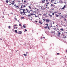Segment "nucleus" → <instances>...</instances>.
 Listing matches in <instances>:
<instances>
[{
  "label": "nucleus",
  "mask_w": 67,
  "mask_h": 67,
  "mask_svg": "<svg viewBox=\"0 0 67 67\" xmlns=\"http://www.w3.org/2000/svg\"><path fill=\"white\" fill-rule=\"evenodd\" d=\"M19 34H22V31H20L18 32Z\"/></svg>",
  "instance_id": "0eeeda50"
},
{
  "label": "nucleus",
  "mask_w": 67,
  "mask_h": 67,
  "mask_svg": "<svg viewBox=\"0 0 67 67\" xmlns=\"http://www.w3.org/2000/svg\"><path fill=\"white\" fill-rule=\"evenodd\" d=\"M56 28H54V30H56Z\"/></svg>",
  "instance_id": "e433bc0d"
},
{
  "label": "nucleus",
  "mask_w": 67,
  "mask_h": 67,
  "mask_svg": "<svg viewBox=\"0 0 67 67\" xmlns=\"http://www.w3.org/2000/svg\"><path fill=\"white\" fill-rule=\"evenodd\" d=\"M45 0L42 1L41 3H45Z\"/></svg>",
  "instance_id": "7ed1b4c3"
},
{
  "label": "nucleus",
  "mask_w": 67,
  "mask_h": 67,
  "mask_svg": "<svg viewBox=\"0 0 67 67\" xmlns=\"http://www.w3.org/2000/svg\"><path fill=\"white\" fill-rule=\"evenodd\" d=\"M65 34L66 35L65 36H66V37H67V32H65Z\"/></svg>",
  "instance_id": "4be33fe9"
},
{
  "label": "nucleus",
  "mask_w": 67,
  "mask_h": 67,
  "mask_svg": "<svg viewBox=\"0 0 67 67\" xmlns=\"http://www.w3.org/2000/svg\"><path fill=\"white\" fill-rule=\"evenodd\" d=\"M15 32H16V33H18V32H17V30H15Z\"/></svg>",
  "instance_id": "5701e85b"
},
{
  "label": "nucleus",
  "mask_w": 67,
  "mask_h": 67,
  "mask_svg": "<svg viewBox=\"0 0 67 67\" xmlns=\"http://www.w3.org/2000/svg\"><path fill=\"white\" fill-rule=\"evenodd\" d=\"M8 27L9 29H10V27H11V26H8Z\"/></svg>",
  "instance_id": "4c0bfd02"
},
{
  "label": "nucleus",
  "mask_w": 67,
  "mask_h": 67,
  "mask_svg": "<svg viewBox=\"0 0 67 67\" xmlns=\"http://www.w3.org/2000/svg\"><path fill=\"white\" fill-rule=\"evenodd\" d=\"M28 10V9H26V11H27Z\"/></svg>",
  "instance_id": "5fc2aeb1"
},
{
  "label": "nucleus",
  "mask_w": 67,
  "mask_h": 67,
  "mask_svg": "<svg viewBox=\"0 0 67 67\" xmlns=\"http://www.w3.org/2000/svg\"><path fill=\"white\" fill-rule=\"evenodd\" d=\"M52 14L53 15H55L54 14V13H53Z\"/></svg>",
  "instance_id": "72a5a7b5"
},
{
  "label": "nucleus",
  "mask_w": 67,
  "mask_h": 67,
  "mask_svg": "<svg viewBox=\"0 0 67 67\" xmlns=\"http://www.w3.org/2000/svg\"><path fill=\"white\" fill-rule=\"evenodd\" d=\"M65 7H66V5H64V7H63V8H62V10H64L65 8Z\"/></svg>",
  "instance_id": "20e7f679"
},
{
  "label": "nucleus",
  "mask_w": 67,
  "mask_h": 67,
  "mask_svg": "<svg viewBox=\"0 0 67 67\" xmlns=\"http://www.w3.org/2000/svg\"><path fill=\"white\" fill-rule=\"evenodd\" d=\"M54 3V4H56L57 3Z\"/></svg>",
  "instance_id": "603ef678"
},
{
  "label": "nucleus",
  "mask_w": 67,
  "mask_h": 67,
  "mask_svg": "<svg viewBox=\"0 0 67 67\" xmlns=\"http://www.w3.org/2000/svg\"><path fill=\"white\" fill-rule=\"evenodd\" d=\"M6 3H8L9 2V0H7L6 1Z\"/></svg>",
  "instance_id": "f3484780"
},
{
  "label": "nucleus",
  "mask_w": 67,
  "mask_h": 67,
  "mask_svg": "<svg viewBox=\"0 0 67 67\" xmlns=\"http://www.w3.org/2000/svg\"><path fill=\"white\" fill-rule=\"evenodd\" d=\"M47 27H48V29H49V26H47Z\"/></svg>",
  "instance_id": "a18cd8bd"
},
{
  "label": "nucleus",
  "mask_w": 67,
  "mask_h": 67,
  "mask_svg": "<svg viewBox=\"0 0 67 67\" xmlns=\"http://www.w3.org/2000/svg\"><path fill=\"white\" fill-rule=\"evenodd\" d=\"M66 52H67V49L66 50Z\"/></svg>",
  "instance_id": "e2e57ef3"
},
{
  "label": "nucleus",
  "mask_w": 67,
  "mask_h": 67,
  "mask_svg": "<svg viewBox=\"0 0 67 67\" xmlns=\"http://www.w3.org/2000/svg\"><path fill=\"white\" fill-rule=\"evenodd\" d=\"M63 35L64 38H66L67 37L66 35L65 36V35Z\"/></svg>",
  "instance_id": "ddd939ff"
},
{
  "label": "nucleus",
  "mask_w": 67,
  "mask_h": 67,
  "mask_svg": "<svg viewBox=\"0 0 67 67\" xmlns=\"http://www.w3.org/2000/svg\"><path fill=\"white\" fill-rule=\"evenodd\" d=\"M14 7H16V4H15V5H14Z\"/></svg>",
  "instance_id": "864d4df0"
},
{
  "label": "nucleus",
  "mask_w": 67,
  "mask_h": 67,
  "mask_svg": "<svg viewBox=\"0 0 67 67\" xmlns=\"http://www.w3.org/2000/svg\"><path fill=\"white\" fill-rule=\"evenodd\" d=\"M58 35H60V32H58Z\"/></svg>",
  "instance_id": "aec40b11"
},
{
  "label": "nucleus",
  "mask_w": 67,
  "mask_h": 67,
  "mask_svg": "<svg viewBox=\"0 0 67 67\" xmlns=\"http://www.w3.org/2000/svg\"><path fill=\"white\" fill-rule=\"evenodd\" d=\"M54 13H57V12H54Z\"/></svg>",
  "instance_id": "c9c22d12"
},
{
  "label": "nucleus",
  "mask_w": 67,
  "mask_h": 67,
  "mask_svg": "<svg viewBox=\"0 0 67 67\" xmlns=\"http://www.w3.org/2000/svg\"><path fill=\"white\" fill-rule=\"evenodd\" d=\"M23 13H24L25 14V12H24V11H23V12H22Z\"/></svg>",
  "instance_id": "cd10ccee"
},
{
  "label": "nucleus",
  "mask_w": 67,
  "mask_h": 67,
  "mask_svg": "<svg viewBox=\"0 0 67 67\" xmlns=\"http://www.w3.org/2000/svg\"><path fill=\"white\" fill-rule=\"evenodd\" d=\"M34 15H35V17L36 18H37V16H36V14H34Z\"/></svg>",
  "instance_id": "bb28decb"
},
{
  "label": "nucleus",
  "mask_w": 67,
  "mask_h": 67,
  "mask_svg": "<svg viewBox=\"0 0 67 67\" xmlns=\"http://www.w3.org/2000/svg\"><path fill=\"white\" fill-rule=\"evenodd\" d=\"M44 29H46L47 28V26H46V27H44Z\"/></svg>",
  "instance_id": "58836bf2"
},
{
  "label": "nucleus",
  "mask_w": 67,
  "mask_h": 67,
  "mask_svg": "<svg viewBox=\"0 0 67 67\" xmlns=\"http://www.w3.org/2000/svg\"><path fill=\"white\" fill-rule=\"evenodd\" d=\"M14 26H16V25H14Z\"/></svg>",
  "instance_id": "052dcab7"
},
{
  "label": "nucleus",
  "mask_w": 67,
  "mask_h": 67,
  "mask_svg": "<svg viewBox=\"0 0 67 67\" xmlns=\"http://www.w3.org/2000/svg\"><path fill=\"white\" fill-rule=\"evenodd\" d=\"M48 15L50 17V18H52V15L49 14H48Z\"/></svg>",
  "instance_id": "423d86ee"
},
{
  "label": "nucleus",
  "mask_w": 67,
  "mask_h": 67,
  "mask_svg": "<svg viewBox=\"0 0 67 67\" xmlns=\"http://www.w3.org/2000/svg\"><path fill=\"white\" fill-rule=\"evenodd\" d=\"M14 1H13V3L14 2V3H15V2H14Z\"/></svg>",
  "instance_id": "8fccbe9b"
},
{
  "label": "nucleus",
  "mask_w": 67,
  "mask_h": 67,
  "mask_svg": "<svg viewBox=\"0 0 67 67\" xmlns=\"http://www.w3.org/2000/svg\"><path fill=\"white\" fill-rule=\"evenodd\" d=\"M27 15L28 16H31V15Z\"/></svg>",
  "instance_id": "c85d7f7f"
},
{
  "label": "nucleus",
  "mask_w": 67,
  "mask_h": 67,
  "mask_svg": "<svg viewBox=\"0 0 67 67\" xmlns=\"http://www.w3.org/2000/svg\"><path fill=\"white\" fill-rule=\"evenodd\" d=\"M46 25H47V26H48L49 25L48 24H45Z\"/></svg>",
  "instance_id": "2f4dec72"
},
{
  "label": "nucleus",
  "mask_w": 67,
  "mask_h": 67,
  "mask_svg": "<svg viewBox=\"0 0 67 67\" xmlns=\"http://www.w3.org/2000/svg\"><path fill=\"white\" fill-rule=\"evenodd\" d=\"M39 23H41V24H43V23H41V21H39Z\"/></svg>",
  "instance_id": "2eb2a0df"
},
{
  "label": "nucleus",
  "mask_w": 67,
  "mask_h": 67,
  "mask_svg": "<svg viewBox=\"0 0 67 67\" xmlns=\"http://www.w3.org/2000/svg\"><path fill=\"white\" fill-rule=\"evenodd\" d=\"M60 30L62 31H64V29L63 28H61V29H60Z\"/></svg>",
  "instance_id": "4468645a"
},
{
  "label": "nucleus",
  "mask_w": 67,
  "mask_h": 67,
  "mask_svg": "<svg viewBox=\"0 0 67 67\" xmlns=\"http://www.w3.org/2000/svg\"><path fill=\"white\" fill-rule=\"evenodd\" d=\"M29 9H30V10H31V9H32V8H31V7H30V6H28Z\"/></svg>",
  "instance_id": "a211bd4d"
},
{
  "label": "nucleus",
  "mask_w": 67,
  "mask_h": 67,
  "mask_svg": "<svg viewBox=\"0 0 67 67\" xmlns=\"http://www.w3.org/2000/svg\"><path fill=\"white\" fill-rule=\"evenodd\" d=\"M50 27H53V26L52 25H51L50 26Z\"/></svg>",
  "instance_id": "de8ad7c7"
},
{
  "label": "nucleus",
  "mask_w": 67,
  "mask_h": 67,
  "mask_svg": "<svg viewBox=\"0 0 67 67\" xmlns=\"http://www.w3.org/2000/svg\"><path fill=\"white\" fill-rule=\"evenodd\" d=\"M43 38H45V37H43Z\"/></svg>",
  "instance_id": "0e129e2a"
},
{
  "label": "nucleus",
  "mask_w": 67,
  "mask_h": 67,
  "mask_svg": "<svg viewBox=\"0 0 67 67\" xmlns=\"http://www.w3.org/2000/svg\"><path fill=\"white\" fill-rule=\"evenodd\" d=\"M51 7H53V8L54 7H55V5L53 4H51Z\"/></svg>",
  "instance_id": "f03ea898"
},
{
  "label": "nucleus",
  "mask_w": 67,
  "mask_h": 67,
  "mask_svg": "<svg viewBox=\"0 0 67 67\" xmlns=\"http://www.w3.org/2000/svg\"><path fill=\"white\" fill-rule=\"evenodd\" d=\"M35 10L36 11H37L38 10V9L36 8H35Z\"/></svg>",
  "instance_id": "9d476101"
},
{
  "label": "nucleus",
  "mask_w": 67,
  "mask_h": 67,
  "mask_svg": "<svg viewBox=\"0 0 67 67\" xmlns=\"http://www.w3.org/2000/svg\"><path fill=\"white\" fill-rule=\"evenodd\" d=\"M16 8H19V6L18 5H16V6L15 7Z\"/></svg>",
  "instance_id": "6ab92c4d"
},
{
  "label": "nucleus",
  "mask_w": 67,
  "mask_h": 67,
  "mask_svg": "<svg viewBox=\"0 0 67 67\" xmlns=\"http://www.w3.org/2000/svg\"><path fill=\"white\" fill-rule=\"evenodd\" d=\"M24 2H25V3H26V1H25V0L24 1Z\"/></svg>",
  "instance_id": "ea45409f"
},
{
  "label": "nucleus",
  "mask_w": 67,
  "mask_h": 67,
  "mask_svg": "<svg viewBox=\"0 0 67 67\" xmlns=\"http://www.w3.org/2000/svg\"><path fill=\"white\" fill-rule=\"evenodd\" d=\"M35 22H36V23H37V21H35Z\"/></svg>",
  "instance_id": "13d9d810"
},
{
  "label": "nucleus",
  "mask_w": 67,
  "mask_h": 67,
  "mask_svg": "<svg viewBox=\"0 0 67 67\" xmlns=\"http://www.w3.org/2000/svg\"><path fill=\"white\" fill-rule=\"evenodd\" d=\"M54 1H55V0H51V2H53Z\"/></svg>",
  "instance_id": "a878e982"
},
{
  "label": "nucleus",
  "mask_w": 67,
  "mask_h": 67,
  "mask_svg": "<svg viewBox=\"0 0 67 67\" xmlns=\"http://www.w3.org/2000/svg\"><path fill=\"white\" fill-rule=\"evenodd\" d=\"M55 15H56V17H58V16H59V15H57V14H55Z\"/></svg>",
  "instance_id": "dca6fc26"
},
{
  "label": "nucleus",
  "mask_w": 67,
  "mask_h": 67,
  "mask_svg": "<svg viewBox=\"0 0 67 67\" xmlns=\"http://www.w3.org/2000/svg\"><path fill=\"white\" fill-rule=\"evenodd\" d=\"M57 55H59V53H57Z\"/></svg>",
  "instance_id": "f704fd0d"
},
{
  "label": "nucleus",
  "mask_w": 67,
  "mask_h": 67,
  "mask_svg": "<svg viewBox=\"0 0 67 67\" xmlns=\"http://www.w3.org/2000/svg\"><path fill=\"white\" fill-rule=\"evenodd\" d=\"M19 26H21V25L20 24H19Z\"/></svg>",
  "instance_id": "49530a36"
},
{
  "label": "nucleus",
  "mask_w": 67,
  "mask_h": 67,
  "mask_svg": "<svg viewBox=\"0 0 67 67\" xmlns=\"http://www.w3.org/2000/svg\"><path fill=\"white\" fill-rule=\"evenodd\" d=\"M26 7V5H21V6L20 7V8H21L22 9V8H25Z\"/></svg>",
  "instance_id": "f257e3e1"
},
{
  "label": "nucleus",
  "mask_w": 67,
  "mask_h": 67,
  "mask_svg": "<svg viewBox=\"0 0 67 67\" xmlns=\"http://www.w3.org/2000/svg\"><path fill=\"white\" fill-rule=\"evenodd\" d=\"M49 2H48V3H47V4H45V5H46L47 6L46 8H47V6H48V5L47 4H49Z\"/></svg>",
  "instance_id": "39448f33"
},
{
  "label": "nucleus",
  "mask_w": 67,
  "mask_h": 67,
  "mask_svg": "<svg viewBox=\"0 0 67 67\" xmlns=\"http://www.w3.org/2000/svg\"><path fill=\"white\" fill-rule=\"evenodd\" d=\"M25 31H27V30H26V29H25Z\"/></svg>",
  "instance_id": "6e6d98bb"
},
{
  "label": "nucleus",
  "mask_w": 67,
  "mask_h": 67,
  "mask_svg": "<svg viewBox=\"0 0 67 67\" xmlns=\"http://www.w3.org/2000/svg\"><path fill=\"white\" fill-rule=\"evenodd\" d=\"M27 12H25V13H27Z\"/></svg>",
  "instance_id": "69168bd1"
},
{
  "label": "nucleus",
  "mask_w": 67,
  "mask_h": 67,
  "mask_svg": "<svg viewBox=\"0 0 67 67\" xmlns=\"http://www.w3.org/2000/svg\"><path fill=\"white\" fill-rule=\"evenodd\" d=\"M13 27H14V29H18V27H15V26H13Z\"/></svg>",
  "instance_id": "f8f14e48"
},
{
  "label": "nucleus",
  "mask_w": 67,
  "mask_h": 67,
  "mask_svg": "<svg viewBox=\"0 0 67 67\" xmlns=\"http://www.w3.org/2000/svg\"><path fill=\"white\" fill-rule=\"evenodd\" d=\"M46 21L47 22H49V19H46Z\"/></svg>",
  "instance_id": "9b49d317"
},
{
  "label": "nucleus",
  "mask_w": 67,
  "mask_h": 67,
  "mask_svg": "<svg viewBox=\"0 0 67 67\" xmlns=\"http://www.w3.org/2000/svg\"><path fill=\"white\" fill-rule=\"evenodd\" d=\"M15 20H17V19H16V18L15 19Z\"/></svg>",
  "instance_id": "bf43d9fd"
},
{
  "label": "nucleus",
  "mask_w": 67,
  "mask_h": 67,
  "mask_svg": "<svg viewBox=\"0 0 67 67\" xmlns=\"http://www.w3.org/2000/svg\"><path fill=\"white\" fill-rule=\"evenodd\" d=\"M61 16V18H63V15Z\"/></svg>",
  "instance_id": "79ce46f5"
},
{
  "label": "nucleus",
  "mask_w": 67,
  "mask_h": 67,
  "mask_svg": "<svg viewBox=\"0 0 67 67\" xmlns=\"http://www.w3.org/2000/svg\"><path fill=\"white\" fill-rule=\"evenodd\" d=\"M55 24V23H53V24Z\"/></svg>",
  "instance_id": "774afa93"
},
{
  "label": "nucleus",
  "mask_w": 67,
  "mask_h": 67,
  "mask_svg": "<svg viewBox=\"0 0 67 67\" xmlns=\"http://www.w3.org/2000/svg\"><path fill=\"white\" fill-rule=\"evenodd\" d=\"M24 56H27V55H26L25 54H24Z\"/></svg>",
  "instance_id": "393cba45"
},
{
  "label": "nucleus",
  "mask_w": 67,
  "mask_h": 67,
  "mask_svg": "<svg viewBox=\"0 0 67 67\" xmlns=\"http://www.w3.org/2000/svg\"><path fill=\"white\" fill-rule=\"evenodd\" d=\"M27 12H28V13H29V14L30 13V10H29L28 9V10H27Z\"/></svg>",
  "instance_id": "6e6552de"
},
{
  "label": "nucleus",
  "mask_w": 67,
  "mask_h": 67,
  "mask_svg": "<svg viewBox=\"0 0 67 67\" xmlns=\"http://www.w3.org/2000/svg\"><path fill=\"white\" fill-rule=\"evenodd\" d=\"M22 10H23V11H25V9H23Z\"/></svg>",
  "instance_id": "37998d69"
},
{
  "label": "nucleus",
  "mask_w": 67,
  "mask_h": 67,
  "mask_svg": "<svg viewBox=\"0 0 67 67\" xmlns=\"http://www.w3.org/2000/svg\"><path fill=\"white\" fill-rule=\"evenodd\" d=\"M31 15H34V14H30Z\"/></svg>",
  "instance_id": "a19ab883"
},
{
  "label": "nucleus",
  "mask_w": 67,
  "mask_h": 67,
  "mask_svg": "<svg viewBox=\"0 0 67 67\" xmlns=\"http://www.w3.org/2000/svg\"><path fill=\"white\" fill-rule=\"evenodd\" d=\"M26 25H24L23 26V27L24 28H25V27H26Z\"/></svg>",
  "instance_id": "1a4fd4ad"
},
{
  "label": "nucleus",
  "mask_w": 67,
  "mask_h": 67,
  "mask_svg": "<svg viewBox=\"0 0 67 67\" xmlns=\"http://www.w3.org/2000/svg\"><path fill=\"white\" fill-rule=\"evenodd\" d=\"M66 15H65V18H66Z\"/></svg>",
  "instance_id": "680f3d73"
},
{
  "label": "nucleus",
  "mask_w": 67,
  "mask_h": 67,
  "mask_svg": "<svg viewBox=\"0 0 67 67\" xmlns=\"http://www.w3.org/2000/svg\"><path fill=\"white\" fill-rule=\"evenodd\" d=\"M46 3H48V0H46Z\"/></svg>",
  "instance_id": "c756f323"
},
{
  "label": "nucleus",
  "mask_w": 67,
  "mask_h": 67,
  "mask_svg": "<svg viewBox=\"0 0 67 67\" xmlns=\"http://www.w3.org/2000/svg\"><path fill=\"white\" fill-rule=\"evenodd\" d=\"M21 19H24V17H21Z\"/></svg>",
  "instance_id": "473e14b6"
},
{
  "label": "nucleus",
  "mask_w": 67,
  "mask_h": 67,
  "mask_svg": "<svg viewBox=\"0 0 67 67\" xmlns=\"http://www.w3.org/2000/svg\"><path fill=\"white\" fill-rule=\"evenodd\" d=\"M56 1H57V3H59V2H58V0H56Z\"/></svg>",
  "instance_id": "b1692460"
},
{
  "label": "nucleus",
  "mask_w": 67,
  "mask_h": 67,
  "mask_svg": "<svg viewBox=\"0 0 67 67\" xmlns=\"http://www.w3.org/2000/svg\"><path fill=\"white\" fill-rule=\"evenodd\" d=\"M18 2H19V3H20V1H18Z\"/></svg>",
  "instance_id": "c03bdc74"
},
{
  "label": "nucleus",
  "mask_w": 67,
  "mask_h": 67,
  "mask_svg": "<svg viewBox=\"0 0 67 67\" xmlns=\"http://www.w3.org/2000/svg\"><path fill=\"white\" fill-rule=\"evenodd\" d=\"M58 0V2H59L60 0Z\"/></svg>",
  "instance_id": "3c124183"
},
{
  "label": "nucleus",
  "mask_w": 67,
  "mask_h": 67,
  "mask_svg": "<svg viewBox=\"0 0 67 67\" xmlns=\"http://www.w3.org/2000/svg\"><path fill=\"white\" fill-rule=\"evenodd\" d=\"M14 3H15L14 2V3L13 2V3H11V4H12V5H13V4H14Z\"/></svg>",
  "instance_id": "412c9836"
},
{
  "label": "nucleus",
  "mask_w": 67,
  "mask_h": 67,
  "mask_svg": "<svg viewBox=\"0 0 67 67\" xmlns=\"http://www.w3.org/2000/svg\"><path fill=\"white\" fill-rule=\"evenodd\" d=\"M20 14H22H22H22V12H20Z\"/></svg>",
  "instance_id": "7c9ffc66"
},
{
  "label": "nucleus",
  "mask_w": 67,
  "mask_h": 67,
  "mask_svg": "<svg viewBox=\"0 0 67 67\" xmlns=\"http://www.w3.org/2000/svg\"><path fill=\"white\" fill-rule=\"evenodd\" d=\"M64 20H65V21H66V19H65Z\"/></svg>",
  "instance_id": "338daca9"
},
{
  "label": "nucleus",
  "mask_w": 67,
  "mask_h": 67,
  "mask_svg": "<svg viewBox=\"0 0 67 67\" xmlns=\"http://www.w3.org/2000/svg\"><path fill=\"white\" fill-rule=\"evenodd\" d=\"M58 14H62L61 13H58Z\"/></svg>",
  "instance_id": "09e8293b"
},
{
  "label": "nucleus",
  "mask_w": 67,
  "mask_h": 67,
  "mask_svg": "<svg viewBox=\"0 0 67 67\" xmlns=\"http://www.w3.org/2000/svg\"><path fill=\"white\" fill-rule=\"evenodd\" d=\"M28 53V52H26V54H27Z\"/></svg>",
  "instance_id": "4d7b16f0"
}]
</instances>
